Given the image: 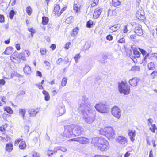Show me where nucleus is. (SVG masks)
I'll use <instances>...</instances> for the list:
<instances>
[{"instance_id":"f257e3e1","label":"nucleus","mask_w":157,"mask_h":157,"mask_svg":"<svg viewBox=\"0 0 157 157\" xmlns=\"http://www.w3.org/2000/svg\"><path fill=\"white\" fill-rule=\"evenodd\" d=\"M92 106L91 105L88 104L86 106L84 110L82 109V106L80 111L83 113V118L85 122L88 124H91L94 121L96 116V111L94 109H92Z\"/></svg>"},{"instance_id":"f03ea898","label":"nucleus","mask_w":157,"mask_h":157,"mask_svg":"<svg viewBox=\"0 0 157 157\" xmlns=\"http://www.w3.org/2000/svg\"><path fill=\"white\" fill-rule=\"evenodd\" d=\"M91 143L101 151H106L109 148V144L105 139L102 137H96L92 139Z\"/></svg>"},{"instance_id":"7ed1b4c3","label":"nucleus","mask_w":157,"mask_h":157,"mask_svg":"<svg viewBox=\"0 0 157 157\" xmlns=\"http://www.w3.org/2000/svg\"><path fill=\"white\" fill-rule=\"evenodd\" d=\"M99 133L106 136L109 140H112L115 137L113 128L111 127L101 128L99 131Z\"/></svg>"},{"instance_id":"20e7f679","label":"nucleus","mask_w":157,"mask_h":157,"mask_svg":"<svg viewBox=\"0 0 157 157\" xmlns=\"http://www.w3.org/2000/svg\"><path fill=\"white\" fill-rule=\"evenodd\" d=\"M118 90L120 93L124 95L128 94L130 92V86L125 82L121 81L118 83Z\"/></svg>"},{"instance_id":"39448f33","label":"nucleus","mask_w":157,"mask_h":157,"mask_svg":"<svg viewBox=\"0 0 157 157\" xmlns=\"http://www.w3.org/2000/svg\"><path fill=\"white\" fill-rule=\"evenodd\" d=\"M95 108L96 110L100 113H107L109 111V106L101 102L96 104Z\"/></svg>"},{"instance_id":"423d86ee","label":"nucleus","mask_w":157,"mask_h":157,"mask_svg":"<svg viewBox=\"0 0 157 157\" xmlns=\"http://www.w3.org/2000/svg\"><path fill=\"white\" fill-rule=\"evenodd\" d=\"M116 141L123 146L125 147L127 144V139L123 136H119L115 139Z\"/></svg>"},{"instance_id":"0eeeda50","label":"nucleus","mask_w":157,"mask_h":157,"mask_svg":"<svg viewBox=\"0 0 157 157\" xmlns=\"http://www.w3.org/2000/svg\"><path fill=\"white\" fill-rule=\"evenodd\" d=\"M112 115L115 117L119 119L121 116V110L117 106H115L111 109Z\"/></svg>"},{"instance_id":"6e6552de","label":"nucleus","mask_w":157,"mask_h":157,"mask_svg":"<svg viewBox=\"0 0 157 157\" xmlns=\"http://www.w3.org/2000/svg\"><path fill=\"white\" fill-rule=\"evenodd\" d=\"M70 141L78 142L82 144H86L89 142L88 138L85 137H80L73 138L69 140Z\"/></svg>"},{"instance_id":"1a4fd4ad","label":"nucleus","mask_w":157,"mask_h":157,"mask_svg":"<svg viewBox=\"0 0 157 157\" xmlns=\"http://www.w3.org/2000/svg\"><path fill=\"white\" fill-rule=\"evenodd\" d=\"M72 127L71 125L67 126L65 127V130L63 132L64 136L69 137L72 135Z\"/></svg>"},{"instance_id":"9d476101","label":"nucleus","mask_w":157,"mask_h":157,"mask_svg":"<svg viewBox=\"0 0 157 157\" xmlns=\"http://www.w3.org/2000/svg\"><path fill=\"white\" fill-rule=\"evenodd\" d=\"M65 112L64 107H58L55 111L56 115L59 117L63 114Z\"/></svg>"},{"instance_id":"9b49d317","label":"nucleus","mask_w":157,"mask_h":157,"mask_svg":"<svg viewBox=\"0 0 157 157\" xmlns=\"http://www.w3.org/2000/svg\"><path fill=\"white\" fill-rule=\"evenodd\" d=\"M73 130L75 134L79 135L83 132L84 129L82 127L77 125L74 127Z\"/></svg>"},{"instance_id":"f8f14e48","label":"nucleus","mask_w":157,"mask_h":157,"mask_svg":"<svg viewBox=\"0 0 157 157\" xmlns=\"http://www.w3.org/2000/svg\"><path fill=\"white\" fill-rule=\"evenodd\" d=\"M87 100L88 98L87 97L83 96L82 97V103L80 104V106L79 108V109L80 110L81 106H82V109H83V110H84V109L86 108V106L87 105H90L88 103Z\"/></svg>"},{"instance_id":"ddd939ff","label":"nucleus","mask_w":157,"mask_h":157,"mask_svg":"<svg viewBox=\"0 0 157 157\" xmlns=\"http://www.w3.org/2000/svg\"><path fill=\"white\" fill-rule=\"evenodd\" d=\"M139 80V79L137 77H133L130 79L128 83L131 86L134 87L136 86H137Z\"/></svg>"},{"instance_id":"4468645a","label":"nucleus","mask_w":157,"mask_h":157,"mask_svg":"<svg viewBox=\"0 0 157 157\" xmlns=\"http://www.w3.org/2000/svg\"><path fill=\"white\" fill-rule=\"evenodd\" d=\"M128 135L131 141L133 142L135 140V137L136 135V131L135 130L129 129L128 131Z\"/></svg>"},{"instance_id":"2eb2a0df","label":"nucleus","mask_w":157,"mask_h":157,"mask_svg":"<svg viewBox=\"0 0 157 157\" xmlns=\"http://www.w3.org/2000/svg\"><path fill=\"white\" fill-rule=\"evenodd\" d=\"M141 26L139 25H136L135 29V33L139 36H141L143 34V32L141 27Z\"/></svg>"},{"instance_id":"dca6fc26","label":"nucleus","mask_w":157,"mask_h":157,"mask_svg":"<svg viewBox=\"0 0 157 157\" xmlns=\"http://www.w3.org/2000/svg\"><path fill=\"white\" fill-rule=\"evenodd\" d=\"M136 17L138 19H144V10H138L136 14Z\"/></svg>"},{"instance_id":"f3484780","label":"nucleus","mask_w":157,"mask_h":157,"mask_svg":"<svg viewBox=\"0 0 157 157\" xmlns=\"http://www.w3.org/2000/svg\"><path fill=\"white\" fill-rule=\"evenodd\" d=\"M148 125H150V124L152 127L150 128V129L152 131V132L154 133L155 131L156 127L155 124H152L153 121V120L151 119L150 118L148 119Z\"/></svg>"},{"instance_id":"a211bd4d","label":"nucleus","mask_w":157,"mask_h":157,"mask_svg":"<svg viewBox=\"0 0 157 157\" xmlns=\"http://www.w3.org/2000/svg\"><path fill=\"white\" fill-rule=\"evenodd\" d=\"M19 115L22 117L23 120H26V117L25 116L26 113L25 110L24 109H19Z\"/></svg>"},{"instance_id":"6ab92c4d","label":"nucleus","mask_w":157,"mask_h":157,"mask_svg":"<svg viewBox=\"0 0 157 157\" xmlns=\"http://www.w3.org/2000/svg\"><path fill=\"white\" fill-rule=\"evenodd\" d=\"M13 51V48L11 47H7L6 49L3 53L7 55L12 54Z\"/></svg>"},{"instance_id":"aec40b11","label":"nucleus","mask_w":157,"mask_h":157,"mask_svg":"<svg viewBox=\"0 0 157 157\" xmlns=\"http://www.w3.org/2000/svg\"><path fill=\"white\" fill-rule=\"evenodd\" d=\"M38 111L34 109H32L28 111V113L30 117H34L38 113Z\"/></svg>"},{"instance_id":"412c9836","label":"nucleus","mask_w":157,"mask_h":157,"mask_svg":"<svg viewBox=\"0 0 157 157\" xmlns=\"http://www.w3.org/2000/svg\"><path fill=\"white\" fill-rule=\"evenodd\" d=\"M120 26L119 24L114 25L113 26L109 27V29L113 32L116 31L120 29Z\"/></svg>"},{"instance_id":"4be33fe9","label":"nucleus","mask_w":157,"mask_h":157,"mask_svg":"<svg viewBox=\"0 0 157 157\" xmlns=\"http://www.w3.org/2000/svg\"><path fill=\"white\" fill-rule=\"evenodd\" d=\"M23 70L24 73L26 74H30L31 72V70L30 67L27 65H25Z\"/></svg>"},{"instance_id":"5701e85b","label":"nucleus","mask_w":157,"mask_h":157,"mask_svg":"<svg viewBox=\"0 0 157 157\" xmlns=\"http://www.w3.org/2000/svg\"><path fill=\"white\" fill-rule=\"evenodd\" d=\"M79 30V29L78 27H76L73 30L71 34V36L73 37L76 36L78 33Z\"/></svg>"},{"instance_id":"b1692460","label":"nucleus","mask_w":157,"mask_h":157,"mask_svg":"<svg viewBox=\"0 0 157 157\" xmlns=\"http://www.w3.org/2000/svg\"><path fill=\"white\" fill-rule=\"evenodd\" d=\"M19 147L20 149L24 150L25 149L26 147L25 141H22L20 143Z\"/></svg>"},{"instance_id":"393cba45","label":"nucleus","mask_w":157,"mask_h":157,"mask_svg":"<svg viewBox=\"0 0 157 157\" xmlns=\"http://www.w3.org/2000/svg\"><path fill=\"white\" fill-rule=\"evenodd\" d=\"M111 4L115 7L119 6L121 4V2L119 0H112Z\"/></svg>"},{"instance_id":"a878e982","label":"nucleus","mask_w":157,"mask_h":157,"mask_svg":"<svg viewBox=\"0 0 157 157\" xmlns=\"http://www.w3.org/2000/svg\"><path fill=\"white\" fill-rule=\"evenodd\" d=\"M140 50L143 56H145L143 62H146V59L149 56V54H147L146 52L142 49H140Z\"/></svg>"},{"instance_id":"bb28decb","label":"nucleus","mask_w":157,"mask_h":157,"mask_svg":"<svg viewBox=\"0 0 157 157\" xmlns=\"http://www.w3.org/2000/svg\"><path fill=\"white\" fill-rule=\"evenodd\" d=\"M42 93L44 96V99L46 101H49L50 99V97L48 93L45 90H43Z\"/></svg>"},{"instance_id":"cd10ccee","label":"nucleus","mask_w":157,"mask_h":157,"mask_svg":"<svg viewBox=\"0 0 157 157\" xmlns=\"http://www.w3.org/2000/svg\"><path fill=\"white\" fill-rule=\"evenodd\" d=\"M49 19L47 17L43 16L42 17V24L43 25H46L48 23Z\"/></svg>"},{"instance_id":"c85d7f7f","label":"nucleus","mask_w":157,"mask_h":157,"mask_svg":"<svg viewBox=\"0 0 157 157\" xmlns=\"http://www.w3.org/2000/svg\"><path fill=\"white\" fill-rule=\"evenodd\" d=\"M81 8V5L79 2L75 3L73 6L74 10H80Z\"/></svg>"},{"instance_id":"c756f323","label":"nucleus","mask_w":157,"mask_h":157,"mask_svg":"<svg viewBox=\"0 0 157 157\" xmlns=\"http://www.w3.org/2000/svg\"><path fill=\"white\" fill-rule=\"evenodd\" d=\"M13 149V145L11 144H7L6 145V151L10 152Z\"/></svg>"},{"instance_id":"7c9ffc66","label":"nucleus","mask_w":157,"mask_h":157,"mask_svg":"<svg viewBox=\"0 0 157 157\" xmlns=\"http://www.w3.org/2000/svg\"><path fill=\"white\" fill-rule=\"evenodd\" d=\"M101 10H95L93 14V17L95 18H98L101 13Z\"/></svg>"},{"instance_id":"2f4dec72","label":"nucleus","mask_w":157,"mask_h":157,"mask_svg":"<svg viewBox=\"0 0 157 157\" xmlns=\"http://www.w3.org/2000/svg\"><path fill=\"white\" fill-rule=\"evenodd\" d=\"M8 124H5L0 127V131L2 132L3 134H4L5 133V130Z\"/></svg>"},{"instance_id":"473e14b6","label":"nucleus","mask_w":157,"mask_h":157,"mask_svg":"<svg viewBox=\"0 0 157 157\" xmlns=\"http://www.w3.org/2000/svg\"><path fill=\"white\" fill-rule=\"evenodd\" d=\"M74 21V19L72 16H70L66 19L65 22L67 24H70L72 23Z\"/></svg>"},{"instance_id":"72a5a7b5","label":"nucleus","mask_w":157,"mask_h":157,"mask_svg":"<svg viewBox=\"0 0 157 157\" xmlns=\"http://www.w3.org/2000/svg\"><path fill=\"white\" fill-rule=\"evenodd\" d=\"M148 67L149 70H154L155 68L154 63L152 62H151L149 63L148 64Z\"/></svg>"},{"instance_id":"f704fd0d","label":"nucleus","mask_w":157,"mask_h":157,"mask_svg":"<svg viewBox=\"0 0 157 157\" xmlns=\"http://www.w3.org/2000/svg\"><path fill=\"white\" fill-rule=\"evenodd\" d=\"M5 111L10 114H12L13 113V111L11 108L9 107H6L4 108Z\"/></svg>"},{"instance_id":"c9c22d12","label":"nucleus","mask_w":157,"mask_h":157,"mask_svg":"<svg viewBox=\"0 0 157 157\" xmlns=\"http://www.w3.org/2000/svg\"><path fill=\"white\" fill-rule=\"evenodd\" d=\"M10 58L12 61L15 63H16V61L18 59V58L15 56L14 53L11 56Z\"/></svg>"},{"instance_id":"e433bc0d","label":"nucleus","mask_w":157,"mask_h":157,"mask_svg":"<svg viewBox=\"0 0 157 157\" xmlns=\"http://www.w3.org/2000/svg\"><path fill=\"white\" fill-rule=\"evenodd\" d=\"M140 69V67L138 66H134L131 69V71L134 72L139 71Z\"/></svg>"},{"instance_id":"4c0bfd02","label":"nucleus","mask_w":157,"mask_h":157,"mask_svg":"<svg viewBox=\"0 0 157 157\" xmlns=\"http://www.w3.org/2000/svg\"><path fill=\"white\" fill-rule=\"evenodd\" d=\"M18 57L20 59H21L24 61H26V56H25L24 54L23 53H21L19 55Z\"/></svg>"},{"instance_id":"58836bf2","label":"nucleus","mask_w":157,"mask_h":157,"mask_svg":"<svg viewBox=\"0 0 157 157\" xmlns=\"http://www.w3.org/2000/svg\"><path fill=\"white\" fill-rule=\"evenodd\" d=\"M93 22L91 20H90L87 21L86 24V26L88 28H91L93 26Z\"/></svg>"},{"instance_id":"ea45409f","label":"nucleus","mask_w":157,"mask_h":157,"mask_svg":"<svg viewBox=\"0 0 157 157\" xmlns=\"http://www.w3.org/2000/svg\"><path fill=\"white\" fill-rule=\"evenodd\" d=\"M62 10H53V13L56 15H57V16H59L61 15V13L63 12V10L62 11Z\"/></svg>"},{"instance_id":"a19ab883","label":"nucleus","mask_w":157,"mask_h":157,"mask_svg":"<svg viewBox=\"0 0 157 157\" xmlns=\"http://www.w3.org/2000/svg\"><path fill=\"white\" fill-rule=\"evenodd\" d=\"M67 82V78H63L62 79L61 85L63 86H66Z\"/></svg>"},{"instance_id":"79ce46f5","label":"nucleus","mask_w":157,"mask_h":157,"mask_svg":"<svg viewBox=\"0 0 157 157\" xmlns=\"http://www.w3.org/2000/svg\"><path fill=\"white\" fill-rule=\"evenodd\" d=\"M15 14V13L14 10H11L9 13V17L10 18L12 19Z\"/></svg>"},{"instance_id":"37998d69","label":"nucleus","mask_w":157,"mask_h":157,"mask_svg":"<svg viewBox=\"0 0 157 157\" xmlns=\"http://www.w3.org/2000/svg\"><path fill=\"white\" fill-rule=\"evenodd\" d=\"M80 56L79 54H76L74 57V59L76 63H77L78 62V60L80 59Z\"/></svg>"},{"instance_id":"c03bdc74","label":"nucleus","mask_w":157,"mask_h":157,"mask_svg":"<svg viewBox=\"0 0 157 157\" xmlns=\"http://www.w3.org/2000/svg\"><path fill=\"white\" fill-rule=\"evenodd\" d=\"M99 0H94L93 3L91 5V7L95 6L98 4Z\"/></svg>"},{"instance_id":"a18cd8bd","label":"nucleus","mask_w":157,"mask_h":157,"mask_svg":"<svg viewBox=\"0 0 157 157\" xmlns=\"http://www.w3.org/2000/svg\"><path fill=\"white\" fill-rule=\"evenodd\" d=\"M40 52L41 55H45L46 53V50L44 48H42L40 49Z\"/></svg>"},{"instance_id":"49530a36","label":"nucleus","mask_w":157,"mask_h":157,"mask_svg":"<svg viewBox=\"0 0 157 157\" xmlns=\"http://www.w3.org/2000/svg\"><path fill=\"white\" fill-rule=\"evenodd\" d=\"M22 53L24 54L25 56L26 57H28L30 55V51L28 50H24Z\"/></svg>"},{"instance_id":"de8ad7c7","label":"nucleus","mask_w":157,"mask_h":157,"mask_svg":"<svg viewBox=\"0 0 157 157\" xmlns=\"http://www.w3.org/2000/svg\"><path fill=\"white\" fill-rule=\"evenodd\" d=\"M61 149L60 147H55L52 151L53 153H56L58 150H59Z\"/></svg>"},{"instance_id":"09e8293b","label":"nucleus","mask_w":157,"mask_h":157,"mask_svg":"<svg viewBox=\"0 0 157 157\" xmlns=\"http://www.w3.org/2000/svg\"><path fill=\"white\" fill-rule=\"evenodd\" d=\"M125 39L124 37L120 38L118 40V42L120 43L124 44L125 43Z\"/></svg>"},{"instance_id":"8fccbe9b","label":"nucleus","mask_w":157,"mask_h":157,"mask_svg":"<svg viewBox=\"0 0 157 157\" xmlns=\"http://www.w3.org/2000/svg\"><path fill=\"white\" fill-rule=\"evenodd\" d=\"M151 75L152 78H155L156 76H157V71H154L151 74Z\"/></svg>"},{"instance_id":"3c124183","label":"nucleus","mask_w":157,"mask_h":157,"mask_svg":"<svg viewBox=\"0 0 157 157\" xmlns=\"http://www.w3.org/2000/svg\"><path fill=\"white\" fill-rule=\"evenodd\" d=\"M134 54L136 55L137 57H139L140 56V52L138 51L134 50Z\"/></svg>"},{"instance_id":"603ef678","label":"nucleus","mask_w":157,"mask_h":157,"mask_svg":"<svg viewBox=\"0 0 157 157\" xmlns=\"http://www.w3.org/2000/svg\"><path fill=\"white\" fill-rule=\"evenodd\" d=\"M5 21L4 16L3 15L0 14V22L3 23Z\"/></svg>"},{"instance_id":"864d4df0","label":"nucleus","mask_w":157,"mask_h":157,"mask_svg":"<svg viewBox=\"0 0 157 157\" xmlns=\"http://www.w3.org/2000/svg\"><path fill=\"white\" fill-rule=\"evenodd\" d=\"M90 45L89 43H86L84 46V48L86 50H88L90 48Z\"/></svg>"},{"instance_id":"5fc2aeb1","label":"nucleus","mask_w":157,"mask_h":157,"mask_svg":"<svg viewBox=\"0 0 157 157\" xmlns=\"http://www.w3.org/2000/svg\"><path fill=\"white\" fill-rule=\"evenodd\" d=\"M113 37L111 35H108L106 36V39L109 40L111 41L113 40Z\"/></svg>"},{"instance_id":"6e6d98bb","label":"nucleus","mask_w":157,"mask_h":157,"mask_svg":"<svg viewBox=\"0 0 157 157\" xmlns=\"http://www.w3.org/2000/svg\"><path fill=\"white\" fill-rule=\"evenodd\" d=\"M6 82L4 80L1 79L0 80V86L4 85L5 83Z\"/></svg>"},{"instance_id":"4d7b16f0","label":"nucleus","mask_w":157,"mask_h":157,"mask_svg":"<svg viewBox=\"0 0 157 157\" xmlns=\"http://www.w3.org/2000/svg\"><path fill=\"white\" fill-rule=\"evenodd\" d=\"M33 157H40V155L37 152H35L33 154Z\"/></svg>"},{"instance_id":"13d9d810","label":"nucleus","mask_w":157,"mask_h":157,"mask_svg":"<svg viewBox=\"0 0 157 157\" xmlns=\"http://www.w3.org/2000/svg\"><path fill=\"white\" fill-rule=\"evenodd\" d=\"M71 44L70 42H67L66 43L64 48L66 49H68L69 48V46Z\"/></svg>"},{"instance_id":"bf43d9fd","label":"nucleus","mask_w":157,"mask_h":157,"mask_svg":"<svg viewBox=\"0 0 157 157\" xmlns=\"http://www.w3.org/2000/svg\"><path fill=\"white\" fill-rule=\"evenodd\" d=\"M36 85L40 89H43V87L42 85L40 83L36 84Z\"/></svg>"},{"instance_id":"052dcab7","label":"nucleus","mask_w":157,"mask_h":157,"mask_svg":"<svg viewBox=\"0 0 157 157\" xmlns=\"http://www.w3.org/2000/svg\"><path fill=\"white\" fill-rule=\"evenodd\" d=\"M21 139H20L16 140L15 142L14 145L15 146L18 145L19 143L21 141Z\"/></svg>"},{"instance_id":"680f3d73","label":"nucleus","mask_w":157,"mask_h":157,"mask_svg":"<svg viewBox=\"0 0 157 157\" xmlns=\"http://www.w3.org/2000/svg\"><path fill=\"white\" fill-rule=\"evenodd\" d=\"M128 31V30L127 29V25H125L124 26L123 29V32L125 33H127Z\"/></svg>"},{"instance_id":"e2e57ef3","label":"nucleus","mask_w":157,"mask_h":157,"mask_svg":"<svg viewBox=\"0 0 157 157\" xmlns=\"http://www.w3.org/2000/svg\"><path fill=\"white\" fill-rule=\"evenodd\" d=\"M48 155L49 156H51L52 155L53 153L52 150H48L47 152Z\"/></svg>"},{"instance_id":"0e129e2a","label":"nucleus","mask_w":157,"mask_h":157,"mask_svg":"<svg viewBox=\"0 0 157 157\" xmlns=\"http://www.w3.org/2000/svg\"><path fill=\"white\" fill-rule=\"evenodd\" d=\"M60 9V7L59 4H57L54 7V10H59Z\"/></svg>"},{"instance_id":"69168bd1","label":"nucleus","mask_w":157,"mask_h":157,"mask_svg":"<svg viewBox=\"0 0 157 157\" xmlns=\"http://www.w3.org/2000/svg\"><path fill=\"white\" fill-rule=\"evenodd\" d=\"M36 75L37 76H39L40 77L42 76L41 73L38 71H36Z\"/></svg>"},{"instance_id":"338daca9","label":"nucleus","mask_w":157,"mask_h":157,"mask_svg":"<svg viewBox=\"0 0 157 157\" xmlns=\"http://www.w3.org/2000/svg\"><path fill=\"white\" fill-rule=\"evenodd\" d=\"M16 48L17 50H19L21 49L20 44L18 43L16 44Z\"/></svg>"},{"instance_id":"774afa93","label":"nucleus","mask_w":157,"mask_h":157,"mask_svg":"<svg viewBox=\"0 0 157 157\" xmlns=\"http://www.w3.org/2000/svg\"><path fill=\"white\" fill-rule=\"evenodd\" d=\"M151 56L154 57L156 59H157V53H155L152 54L151 55Z\"/></svg>"}]
</instances>
